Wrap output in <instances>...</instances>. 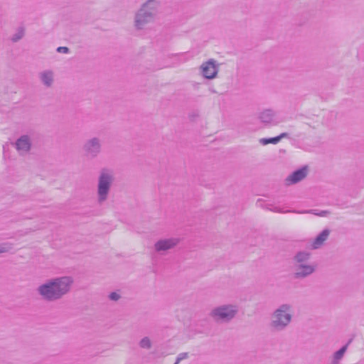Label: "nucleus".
<instances>
[{"label":"nucleus","mask_w":364,"mask_h":364,"mask_svg":"<svg viewBox=\"0 0 364 364\" xmlns=\"http://www.w3.org/2000/svg\"><path fill=\"white\" fill-rule=\"evenodd\" d=\"M187 357H188V353H180L178 355V357H177V359H176V361L175 364H178L181 360L186 358Z\"/></svg>","instance_id":"nucleus-22"},{"label":"nucleus","mask_w":364,"mask_h":364,"mask_svg":"<svg viewBox=\"0 0 364 364\" xmlns=\"http://www.w3.org/2000/svg\"><path fill=\"white\" fill-rule=\"evenodd\" d=\"M329 234L330 230L328 229H324L321 233H319L311 244L312 249L316 250L321 247L323 242L328 239Z\"/></svg>","instance_id":"nucleus-12"},{"label":"nucleus","mask_w":364,"mask_h":364,"mask_svg":"<svg viewBox=\"0 0 364 364\" xmlns=\"http://www.w3.org/2000/svg\"><path fill=\"white\" fill-rule=\"evenodd\" d=\"M120 295L115 291L110 293L109 295V299L114 301H118L120 299Z\"/></svg>","instance_id":"nucleus-21"},{"label":"nucleus","mask_w":364,"mask_h":364,"mask_svg":"<svg viewBox=\"0 0 364 364\" xmlns=\"http://www.w3.org/2000/svg\"><path fill=\"white\" fill-rule=\"evenodd\" d=\"M291 311L292 306L291 304H281L272 315L270 327L275 331H284L291 321Z\"/></svg>","instance_id":"nucleus-3"},{"label":"nucleus","mask_w":364,"mask_h":364,"mask_svg":"<svg viewBox=\"0 0 364 364\" xmlns=\"http://www.w3.org/2000/svg\"><path fill=\"white\" fill-rule=\"evenodd\" d=\"M113 181L114 177L111 171L105 168L101 171L97 183V200L99 203H102L107 199Z\"/></svg>","instance_id":"nucleus-5"},{"label":"nucleus","mask_w":364,"mask_h":364,"mask_svg":"<svg viewBox=\"0 0 364 364\" xmlns=\"http://www.w3.org/2000/svg\"><path fill=\"white\" fill-rule=\"evenodd\" d=\"M159 3L156 0H147L136 11L134 26L137 30L144 29L149 23L154 22L157 14Z\"/></svg>","instance_id":"nucleus-2"},{"label":"nucleus","mask_w":364,"mask_h":364,"mask_svg":"<svg viewBox=\"0 0 364 364\" xmlns=\"http://www.w3.org/2000/svg\"><path fill=\"white\" fill-rule=\"evenodd\" d=\"M289 136V134L287 132H283L279 136L271 138H262L259 139V143L262 145H267L269 144H276L280 141L281 139L284 138H287Z\"/></svg>","instance_id":"nucleus-14"},{"label":"nucleus","mask_w":364,"mask_h":364,"mask_svg":"<svg viewBox=\"0 0 364 364\" xmlns=\"http://www.w3.org/2000/svg\"><path fill=\"white\" fill-rule=\"evenodd\" d=\"M200 74L204 78L213 79L217 76L218 67L216 61L213 59H210L203 63L200 67Z\"/></svg>","instance_id":"nucleus-7"},{"label":"nucleus","mask_w":364,"mask_h":364,"mask_svg":"<svg viewBox=\"0 0 364 364\" xmlns=\"http://www.w3.org/2000/svg\"><path fill=\"white\" fill-rule=\"evenodd\" d=\"M237 313V306L223 304L213 308L209 315L217 323H229L236 316Z\"/></svg>","instance_id":"nucleus-4"},{"label":"nucleus","mask_w":364,"mask_h":364,"mask_svg":"<svg viewBox=\"0 0 364 364\" xmlns=\"http://www.w3.org/2000/svg\"><path fill=\"white\" fill-rule=\"evenodd\" d=\"M31 142L30 138L27 135L21 136L15 143V147L20 154L27 153L31 149Z\"/></svg>","instance_id":"nucleus-11"},{"label":"nucleus","mask_w":364,"mask_h":364,"mask_svg":"<svg viewBox=\"0 0 364 364\" xmlns=\"http://www.w3.org/2000/svg\"><path fill=\"white\" fill-rule=\"evenodd\" d=\"M178 243L176 238H168L160 240L154 245L155 250L159 253L168 250L174 247Z\"/></svg>","instance_id":"nucleus-9"},{"label":"nucleus","mask_w":364,"mask_h":364,"mask_svg":"<svg viewBox=\"0 0 364 364\" xmlns=\"http://www.w3.org/2000/svg\"><path fill=\"white\" fill-rule=\"evenodd\" d=\"M73 282L70 277H57L40 285L37 291L43 300L55 301L69 292Z\"/></svg>","instance_id":"nucleus-1"},{"label":"nucleus","mask_w":364,"mask_h":364,"mask_svg":"<svg viewBox=\"0 0 364 364\" xmlns=\"http://www.w3.org/2000/svg\"><path fill=\"white\" fill-rule=\"evenodd\" d=\"M139 346L142 348L149 349L151 347V342L148 337H144L139 342Z\"/></svg>","instance_id":"nucleus-19"},{"label":"nucleus","mask_w":364,"mask_h":364,"mask_svg":"<svg viewBox=\"0 0 364 364\" xmlns=\"http://www.w3.org/2000/svg\"><path fill=\"white\" fill-rule=\"evenodd\" d=\"M325 213H326V212L323 211V212H321V213L318 214V215L323 216V215H325Z\"/></svg>","instance_id":"nucleus-25"},{"label":"nucleus","mask_w":364,"mask_h":364,"mask_svg":"<svg viewBox=\"0 0 364 364\" xmlns=\"http://www.w3.org/2000/svg\"><path fill=\"white\" fill-rule=\"evenodd\" d=\"M308 173V169L306 166H304L293 173H291L287 178L286 183L288 185L295 184L302 181Z\"/></svg>","instance_id":"nucleus-10"},{"label":"nucleus","mask_w":364,"mask_h":364,"mask_svg":"<svg viewBox=\"0 0 364 364\" xmlns=\"http://www.w3.org/2000/svg\"><path fill=\"white\" fill-rule=\"evenodd\" d=\"M57 52L68 53L69 52V48L65 46H60L57 48Z\"/></svg>","instance_id":"nucleus-23"},{"label":"nucleus","mask_w":364,"mask_h":364,"mask_svg":"<svg viewBox=\"0 0 364 364\" xmlns=\"http://www.w3.org/2000/svg\"><path fill=\"white\" fill-rule=\"evenodd\" d=\"M271 210H273L274 212H280L279 209L278 208H274V209H270Z\"/></svg>","instance_id":"nucleus-24"},{"label":"nucleus","mask_w":364,"mask_h":364,"mask_svg":"<svg viewBox=\"0 0 364 364\" xmlns=\"http://www.w3.org/2000/svg\"><path fill=\"white\" fill-rule=\"evenodd\" d=\"M274 117V112L272 109H265L259 114V119L263 123H270Z\"/></svg>","instance_id":"nucleus-15"},{"label":"nucleus","mask_w":364,"mask_h":364,"mask_svg":"<svg viewBox=\"0 0 364 364\" xmlns=\"http://www.w3.org/2000/svg\"><path fill=\"white\" fill-rule=\"evenodd\" d=\"M315 271V266L306 264H295L294 277L303 279L311 275Z\"/></svg>","instance_id":"nucleus-8"},{"label":"nucleus","mask_w":364,"mask_h":364,"mask_svg":"<svg viewBox=\"0 0 364 364\" xmlns=\"http://www.w3.org/2000/svg\"><path fill=\"white\" fill-rule=\"evenodd\" d=\"M42 83L47 87H51L54 81V74L51 70H44L39 74Z\"/></svg>","instance_id":"nucleus-13"},{"label":"nucleus","mask_w":364,"mask_h":364,"mask_svg":"<svg viewBox=\"0 0 364 364\" xmlns=\"http://www.w3.org/2000/svg\"><path fill=\"white\" fill-rule=\"evenodd\" d=\"M288 212H291L290 210H289ZM294 213H296V211H293ZM303 212H299V211H297V213H302Z\"/></svg>","instance_id":"nucleus-26"},{"label":"nucleus","mask_w":364,"mask_h":364,"mask_svg":"<svg viewBox=\"0 0 364 364\" xmlns=\"http://www.w3.org/2000/svg\"><path fill=\"white\" fill-rule=\"evenodd\" d=\"M310 254L307 252H299L294 256V260L296 262V264H305V262L309 259Z\"/></svg>","instance_id":"nucleus-17"},{"label":"nucleus","mask_w":364,"mask_h":364,"mask_svg":"<svg viewBox=\"0 0 364 364\" xmlns=\"http://www.w3.org/2000/svg\"><path fill=\"white\" fill-rule=\"evenodd\" d=\"M13 249L10 243H4L0 245V255L3 253L9 252Z\"/></svg>","instance_id":"nucleus-20"},{"label":"nucleus","mask_w":364,"mask_h":364,"mask_svg":"<svg viewBox=\"0 0 364 364\" xmlns=\"http://www.w3.org/2000/svg\"><path fill=\"white\" fill-rule=\"evenodd\" d=\"M25 35V29L23 26L17 28L16 32L11 36V40L13 43L20 41Z\"/></svg>","instance_id":"nucleus-18"},{"label":"nucleus","mask_w":364,"mask_h":364,"mask_svg":"<svg viewBox=\"0 0 364 364\" xmlns=\"http://www.w3.org/2000/svg\"><path fill=\"white\" fill-rule=\"evenodd\" d=\"M102 140L99 137H92L86 140L82 146L85 156L89 159L96 158L102 151Z\"/></svg>","instance_id":"nucleus-6"},{"label":"nucleus","mask_w":364,"mask_h":364,"mask_svg":"<svg viewBox=\"0 0 364 364\" xmlns=\"http://www.w3.org/2000/svg\"><path fill=\"white\" fill-rule=\"evenodd\" d=\"M348 343L343 346L342 348H341L335 352L333 355V359L331 361V364H338L340 360L343 358L347 348H348Z\"/></svg>","instance_id":"nucleus-16"}]
</instances>
